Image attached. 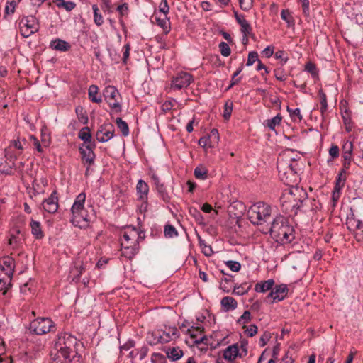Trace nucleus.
<instances>
[{
    "label": "nucleus",
    "instance_id": "obj_1",
    "mask_svg": "<svg viewBox=\"0 0 363 363\" xmlns=\"http://www.w3.org/2000/svg\"><path fill=\"white\" fill-rule=\"evenodd\" d=\"M281 211L290 217L297 215L299 210L308 211V207L315 205V201L310 199L302 188H294L289 193L283 194L280 197Z\"/></svg>",
    "mask_w": 363,
    "mask_h": 363
},
{
    "label": "nucleus",
    "instance_id": "obj_2",
    "mask_svg": "<svg viewBox=\"0 0 363 363\" xmlns=\"http://www.w3.org/2000/svg\"><path fill=\"white\" fill-rule=\"evenodd\" d=\"M266 230L263 229L264 233H269L271 237L278 243L281 245L291 242L294 238V230L289 225L287 219L278 216L273 219L269 226L266 227Z\"/></svg>",
    "mask_w": 363,
    "mask_h": 363
},
{
    "label": "nucleus",
    "instance_id": "obj_3",
    "mask_svg": "<svg viewBox=\"0 0 363 363\" xmlns=\"http://www.w3.org/2000/svg\"><path fill=\"white\" fill-rule=\"evenodd\" d=\"M272 207L270 205L262 202H257L252 204L247 211V217L253 225H263L271 218Z\"/></svg>",
    "mask_w": 363,
    "mask_h": 363
},
{
    "label": "nucleus",
    "instance_id": "obj_4",
    "mask_svg": "<svg viewBox=\"0 0 363 363\" xmlns=\"http://www.w3.org/2000/svg\"><path fill=\"white\" fill-rule=\"evenodd\" d=\"M82 347V343L76 337L68 333L58 335L55 340L54 350L57 351L69 352L71 354L80 355L79 347Z\"/></svg>",
    "mask_w": 363,
    "mask_h": 363
},
{
    "label": "nucleus",
    "instance_id": "obj_5",
    "mask_svg": "<svg viewBox=\"0 0 363 363\" xmlns=\"http://www.w3.org/2000/svg\"><path fill=\"white\" fill-rule=\"evenodd\" d=\"M284 157H279L277 159V167L281 180L289 186H292L297 180V172L296 170H291L290 164Z\"/></svg>",
    "mask_w": 363,
    "mask_h": 363
},
{
    "label": "nucleus",
    "instance_id": "obj_6",
    "mask_svg": "<svg viewBox=\"0 0 363 363\" xmlns=\"http://www.w3.org/2000/svg\"><path fill=\"white\" fill-rule=\"evenodd\" d=\"M19 30L23 38H28L39 30V22L35 16H23L18 22Z\"/></svg>",
    "mask_w": 363,
    "mask_h": 363
},
{
    "label": "nucleus",
    "instance_id": "obj_7",
    "mask_svg": "<svg viewBox=\"0 0 363 363\" xmlns=\"http://www.w3.org/2000/svg\"><path fill=\"white\" fill-rule=\"evenodd\" d=\"M82 355L71 354L69 352L53 350L50 352V363H82Z\"/></svg>",
    "mask_w": 363,
    "mask_h": 363
},
{
    "label": "nucleus",
    "instance_id": "obj_8",
    "mask_svg": "<svg viewBox=\"0 0 363 363\" xmlns=\"http://www.w3.org/2000/svg\"><path fill=\"white\" fill-rule=\"evenodd\" d=\"M55 327L53 321L48 318H38L30 324L29 329L36 335H44Z\"/></svg>",
    "mask_w": 363,
    "mask_h": 363
},
{
    "label": "nucleus",
    "instance_id": "obj_9",
    "mask_svg": "<svg viewBox=\"0 0 363 363\" xmlns=\"http://www.w3.org/2000/svg\"><path fill=\"white\" fill-rule=\"evenodd\" d=\"M103 96L110 108L116 113L121 111V105L118 101L120 94L118 89L113 86H107L103 91Z\"/></svg>",
    "mask_w": 363,
    "mask_h": 363
},
{
    "label": "nucleus",
    "instance_id": "obj_10",
    "mask_svg": "<svg viewBox=\"0 0 363 363\" xmlns=\"http://www.w3.org/2000/svg\"><path fill=\"white\" fill-rule=\"evenodd\" d=\"M91 211L89 213L87 210L82 208L78 213H72V218L71 222L75 226L79 228H85L89 225V223L96 216L92 206H89Z\"/></svg>",
    "mask_w": 363,
    "mask_h": 363
},
{
    "label": "nucleus",
    "instance_id": "obj_11",
    "mask_svg": "<svg viewBox=\"0 0 363 363\" xmlns=\"http://www.w3.org/2000/svg\"><path fill=\"white\" fill-rule=\"evenodd\" d=\"M193 81V77L188 72H179L172 79L171 88L180 90L186 88Z\"/></svg>",
    "mask_w": 363,
    "mask_h": 363
},
{
    "label": "nucleus",
    "instance_id": "obj_12",
    "mask_svg": "<svg viewBox=\"0 0 363 363\" xmlns=\"http://www.w3.org/2000/svg\"><path fill=\"white\" fill-rule=\"evenodd\" d=\"M114 136V126L112 123L101 125L96 132V139L99 142H107Z\"/></svg>",
    "mask_w": 363,
    "mask_h": 363
},
{
    "label": "nucleus",
    "instance_id": "obj_13",
    "mask_svg": "<svg viewBox=\"0 0 363 363\" xmlns=\"http://www.w3.org/2000/svg\"><path fill=\"white\" fill-rule=\"evenodd\" d=\"M57 194V191H53L50 196L43 202V209L49 213H55L58 209V197Z\"/></svg>",
    "mask_w": 363,
    "mask_h": 363
},
{
    "label": "nucleus",
    "instance_id": "obj_14",
    "mask_svg": "<svg viewBox=\"0 0 363 363\" xmlns=\"http://www.w3.org/2000/svg\"><path fill=\"white\" fill-rule=\"evenodd\" d=\"M79 151L82 156V162L84 164L92 166L95 163L96 155L94 151L88 150L84 146L79 145Z\"/></svg>",
    "mask_w": 363,
    "mask_h": 363
},
{
    "label": "nucleus",
    "instance_id": "obj_15",
    "mask_svg": "<svg viewBox=\"0 0 363 363\" xmlns=\"http://www.w3.org/2000/svg\"><path fill=\"white\" fill-rule=\"evenodd\" d=\"M140 234L135 227H128L123 233L124 241H130V244L139 243Z\"/></svg>",
    "mask_w": 363,
    "mask_h": 363
},
{
    "label": "nucleus",
    "instance_id": "obj_16",
    "mask_svg": "<svg viewBox=\"0 0 363 363\" xmlns=\"http://www.w3.org/2000/svg\"><path fill=\"white\" fill-rule=\"evenodd\" d=\"M13 274L4 272V268H0V291L5 294L8 289L11 286Z\"/></svg>",
    "mask_w": 363,
    "mask_h": 363
},
{
    "label": "nucleus",
    "instance_id": "obj_17",
    "mask_svg": "<svg viewBox=\"0 0 363 363\" xmlns=\"http://www.w3.org/2000/svg\"><path fill=\"white\" fill-rule=\"evenodd\" d=\"M139 243L123 245L121 249V255L132 259L139 251Z\"/></svg>",
    "mask_w": 363,
    "mask_h": 363
},
{
    "label": "nucleus",
    "instance_id": "obj_18",
    "mask_svg": "<svg viewBox=\"0 0 363 363\" xmlns=\"http://www.w3.org/2000/svg\"><path fill=\"white\" fill-rule=\"evenodd\" d=\"M137 191L140 194L139 199L143 202L147 203V194L149 191V187L147 183L143 180H139L137 184Z\"/></svg>",
    "mask_w": 363,
    "mask_h": 363
},
{
    "label": "nucleus",
    "instance_id": "obj_19",
    "mask_svg": "<svg viewBox=\"0 0 363 363\" xmlns=\"http://www.w3.org/2000/svg\"><path fill=\"white\" fill-rule=\"evenodd\" d=\"M272 289L274 292V301H281L285 298L287 295L289 289L286 284H279L275 286V287H272Z\"/></svg>",
    "mask_w": 363,
    "mask_h": 363
},
{
    "label": "nucleus",
    "instance_id": "obj_20",
    "mask_svg": "<svg viewBox=\"0 0 363 363\" xmlns=\"http://www.w3.org/2000/svg\"><path fill=\"white\" fill-rule=\"evenodd\" d=\"M86 200V194L84 192L80 193L76 198L72 208V213H78L80 210L84 208V202Z\"/></svg>",
    "mask_w": 363,
    "mask_h": 363
},
{
    "label": "nucleus",
    "instance_id": "obj_21",
    "mask_svg": "<svg viewBox=\"0 0 363 363\" xmlns=\"http://www.w3.org/2000/svg\"><path fill=\"white\" fill-rule=\"evenodd\" d=\"M239 354V349L236 345L228 346L223 351V358L229 362H233Z\"/></svg>",
    "mask_w": 363,
    "mask_h": 363
},
{
    "label": "nucleus",
    "instance_id": "obj_22",
    "mask_svg": "<svg viewBox=\"0 0 363 363\" xmlns=\"http://www.w3.org/2000/svg\"><path fill=\"white\" fill-rule=\"evenodd\" d=\"M21 233L22 231L18 227L13 228L11 230V237L9 240V245L13 246V248L17 247L21 242L19 235Z\"/></svg>",
    "mask_w": 363,
    "mask_h": 363
},
{
    "label": "nucleus",
    "instance_id": "obj_23",
    "mask_svg": "<svg viewBox=\"0 0 363 363\" xmlns=\"http://www.w3.org/2000/svg\"><path fill=\"white\" fill-rule=\"evenodd\" d=\"M221 306L224 308L225 311L234 310L238 306L236 300L230 296L223 297L220 301Z\"/></svg>",
    "mask_w": 363,
    "mask_h": 363
},
{
    "label": "nucleus",
    "instance_id": "obj_24",
    "mask_svg": "<svg viewBox=\"0 0 363 363\" xmlns=\"http://www.w3.org/2000/svg\"><path fill=\"white\" fill-rule=\"evenodd\" d=\"M179 333L176 327H169L166 330L161 332L162 339H168V342L173 339L179 337Z\"/></svg>",
    "mask_w": 363,
    "mask_h": 363
},
{
    "label": "nucleus",
    "instance_id": "obj_25",
    "mask_svg": "<svg viewBox=\"0 0 363 363\" xmlns=\"http://www.w3.org/2000/svg\"><path fill=\"white\" fill-rule=\"evenodd\" d=\"M5 157L9 160L11 164H9L6 168L4 167L1 172L9 175L13 174V168L15 167L14 161L16 160V156L10 155L9 150H6Z\"/></svg>",
    "mask_w": 363,
    "mask_h": 363
},
{
    "label": "nucleus",
    "instance_id": "obj_26",
    "mask_svg": "<svg viewBox=\"0 0 363 363\" xmlns=\"http://www.w3.org/2000/svg\"><path fill=\"white\" fill-rule=\"evenodd\" d=\"M274 285V281L273 279H268L264 281L257 283L255 287V290L257 292L264 293L268 290L272 289Z\"/></svg>",
    "mask_w": 363,
    "mask_h": 363
},
{
    "label": "nucleus",
    "instance_id": "obj_27",
    "mask_svg": "<svg viewBox=\"0 0 363 363\" xmlns=\"http://www.w3.org/2000/svg\"><path fill=\"white\" fill-rule=\"evenodd\" d=\"M50 47L56 50L59 51H67L70 48V45L61 39H56L50 43Z\"/></svg>",
    "mask_w": 363,
    "mask_h": 363
},
{
    "label": "nucleus",
    "instance_id": "obj_28",
    "mask_svg": "<svg viewBox=\"0 0 363 363\" xmlns=\"http://www.w3.org/2000/svg\"><path fill=\"white\" fill-rule=\"evenodd\" d=\"M14 260L9 257H4L0 268H4V272L13 274L14 272Z\"/></svg>",
    "mask_w": 363,
    "mask_h": 363
},
{
    "label": "nucleus",
    "instance_id": "obj_29",
    "mask_svg": "<svg viewBox=\"0 0 363 363\" xmlns=\"http://www.w3.org/2000/svg\"><path fill=\"white\" fill-rule=\"evenodd\" d=\"M30 225L31 228V233L36 239H41L44 237L40 222L32 219Z\"/></svg>",
    "mask_w": 363,
    "mask_h": 363
},
{
    "label": "nucleus",
    "instance_id": "obj_30",
    "mask_svg": "<svg viewBox=\"0 0 363 363\" xmlns=\"http://www.w3.org/2000/svg\"><path fill=\"white\" fill-rule=\"evenodd\" d=\"M147 342L150 345H156L158 343H167L168 339H162L161 337V332H154L151 334V336H148L147 338Z\"/></svg>",
    "mask_w": 363,
    "mask_h": 363
},
{
    "label": "nucleus",
    "instance_id": "obj_31",
    "mask_svg": "<svg viewBox=\"0 0 363 363\" xmlns=\"http://www.w3.org/2000/svg\"><path fill=\"white\" fill-rule=\"evenodd\" d=\"M347 228L350 230H362L363 223L354 218V215L347 219Z\"/></svg>",
    "mask_w": 363,
    "mask_h": 363
},
{
    "label": "nucleus",
    "instance_id": "obj_32",
    "mask_svg": "<svg viewBox=\"0 0 363 363\" xmlns=\"http://www.w3.org/2000/svg\"><path fill=\"white\" fill-rule=\"evenodd\" d=\"M98 91H99V88L96 85L92 84L89 87L88 95H89V99H90L91 101L97 103V104L101 103L102 101L101 97V96L98 97L96 96L98 94Z\"/></svg>",
    "mask_w": 363,
    "mask_h": 363
},
{
    "label": "nucleus",
    "instance_id": "obj_33",
    "mask_svg": "<svg viewBox=\"0 0 363 363\" xmlns=\"http://www.w3.org/2000/svg\"><path fill=\"white\" fill-rule=\"evenodd\" d=\"M251 287L252 285L250 284L244 282L238 286H233V293L238 296H242L247 293L250 290Z\"/></svg>",
    "mask_w": 363,
    "mask_h": 363
},
{
    "label": "nucleus",
    "instance_id": "obj_34",
    "mask_svg": "<svg viewBox=\"0 0 363 363\" xmlns=\"http://www.w3.org/2000/svg\"><path fill=\"white\" fill-rule=\"evenodd\" d=\"M233 282V277L228 275V277H224L221 279L220 283V289L225 293L230 291L231 289H233L232 283Z\"/></svg>",
    "mask_w": 363,
    "mask_h": 363
},
{
    "label": "nucleus",
    "instance_id": "obj_35",
    "mask_svg": "<svg viewBox=\"0 0 363 363\" xmlns=\"http://www.w3.org/2000/svg\"><path fill=\"white\" fill-rule=\"evenodd\" d=\"M238 23L240 26V31L245 37L252 35V27L250 24L246 21L245 17L240 20Z\"/></svg>",
    "mask_w": 363,
    "mask_h": 363
},
{
    "label": "nucleus",
    "instance_id": "obj_36",
    "mask_svg": "<svg viewBox=\"0 0 363 363\" xmlns=\"http://www.w3.org/2000/svg\"><path fill=\"white\" fill-rule=\"evenodd\" d=\"M155 21L157 22V24L164 30V32L166 34L169 33V32L171 30V27L169 19L167 18V16H165L164 18L155 17Z\"/></svg>",
    "mask_w": 363,
    "mask_h": 363
},
{
    "label": "nucleus",
    "instance_id": "obj_37",
    "mask_svg": "<svg viewBox=\"0 0 363 363\" xmlns=\"http://www.w3.org/2000/svg\"><path fill=\"white\" fill-rule=\"evenodd\" d=\"M347 171L345 169H342L336 178L335 186L342 189L345 186L347 179Z\"/></svg>",
    "mask_w": 363,
    "mask_h": 363
},
{
    "label": "nucleus",
    "instance_id": "obj_38",
    "mask_svg": "<svg viewBox=\"0 0 363 363\" xmlns=\"http://www.w3.org/2000/svg\"><path fill=\"white\" fill-rule=\"evenodd\" d=\"M75 112L77 116L78 120L83 124H87L89 118L86 111L81 106H78L75 108Z\"/></svg>",
    "mask_w": 363,
    "mask_h": 363
},
{
    "label": "nucleus",
    "instance_id": "obj_39",
    "mask_svg": "<svg viewBox=\"0 0 363 363\" xmlns=\"http://www.w3.org/2000/svg\"><path fill=\"white\" fill-rule=\"evenodd\" d=\"M282 117L280 113H278L276 116L272 119L265 121L264 125L268 127L270 130H274L277 125L281 123Z\"/></svg>",
    "mask_w": 363,
    "mask_h": 363
},
{
    "label": "nucleus",
    "instance_id": "obj_40",
    "mask_svg": "<svg viewBox=\"0 0 363 363\" xmlns=\"http://www.w3.org/2000/svg\"><path fill=\"white\" fill-rule=\"evenodd\" d=\"M167 355L172 361H177L183 356V352L179 348L172 347L167 352Z\"/></svg>",
    "mask_w": 363,
    "mask_h": 363
},
{
    "label": "nucleus",
    "instance_id": "obj_41",
    "mask_svg": "<svg viewBox=\"0 0 363 363\" xmlns=\"http://www.w3.org/2000/svg\"><path fill=\"white\" fill-rule=\"evenodd\" d=\"M281 18L287 23L288 27H291L295 24L294 19L289 9H283L281 11Z\"/></svg>",
    "mask_w": 363,
    "mask_h": 363
},
{
    "label": "nucleus",
    "instance_id": "obj_42",
    "mask_svg": "<svg viewBox=\"0 0 363 363\" xmlns=\"http://www.w3.org/2000/svg\"><path fill=\"white\" fill-rule=\"evenodd\" d=\"M208 172L203 166L196 167L194 169V177L197 179L205 180L208 178Z\"/></svg>",
    "mask_w": 363,
    "mask_h": 363
},
{
    "label": "nucleus",
    "instance_id": "obj_43",
    "mask_svg": "<svg viewBox=\"0 0 363 363\" xmlns=\"http://www.w3.org/2000/svg\"><path fill=\"white\" fill-rule=\"evenodd\" d=\"M78 137L84 143L90 142L92 138L90 128L87 126L82 128L78 133Z\"/></svg>",
    "mask_w": 363,
    "mask_h": 363
},
{
    "label": "nucleus",
    "instance_id": "obj_44",
    "mask_svg": "<svg viewBox=\"0 0 363 363\" xmlns=\"http://www.w3.org/2000/svg\"><path fill=\"white\" fill-rule=\"evenodd\" d=\"M116 123L118 128L121 130L123 136H128L129 135V127L128 123L123 121L121 118H117Z\"/></svg>",
    "mask_w": 363,
    "mask_h": 363
},
{
    "label": "nucleus",
    "instance_id": "obj_45",
    "mask_svg": "<svg viewBox=\"0 0 363 363\" xmlns=\"http://www.w3.org/2000/svg\"><path fill=\"white\" fill-rule=\"evenodd\" d=\"M51 138L48 129L47 127L43 126L41 129V143L45 147H48L50 144Z\"/></svg>",
    "mask_w": 363,
    "mask_h": 363
},
{
    "label": "nucleus",
    "instance_id": "obj_46",
    "mask_svg": "<svg viewBox=\"0 0 363 363\" xmlns=\"http://www.w3.org/2000/svg\"><path fill=\"white\" fill-rule=\"evenodd\" d=\"M318 96L320 97V112L323 116L328 109V102L326 94L324 93L323 89H320L318 91Z\"/></svg>",
    "mask_w": 363,
    "mask_h": 363
},
{
    "label": "nucleus",
    "instance_id": "obj_47",
    "mask_svg": "<svg viewBox=\"0 0 363 363\" xmlns=\"http://www.w3.org/2000/svg\"><path fill=\"white\" fill-rule=\"evenodd\" d=\"M92 9L94 12V21L98 26H101L104 23V18L101 14L99 13V9L96 4L92 5Z\"/></svg>",
    "mask_w": 363,
    "mask_h": 363
},
{
    "label": "nucleus",
    "instance_id": "obj_48",
    "mask_svg": "<svg viewBox=\"0 0 363 363\" xmlns=\"http://www.w3.org/2000/svg\"><path fill=\"white\" fill-rule=\"evenodd\" d=\"M164 237L167 238H172L178 236V232L176 228L170 224H167L164 230Z\"/></svg>",
    "mask_w": 363,
    "mask_h": 363
},
{
    "label": "nucleus",
    "instance_id": "obj_49",
    "mask_svg": "<svg viewBox=\"0 0 363 363\" xmlns=\"http://www.w3.org/2000/svg\"><path fill=\"white\" fill-rule=\"evenodd\" d=\"M160 198L166 203H169L171 201V196L167 192L164 185L160 186V189H157Z\"/></svg>",
    "mask_w": 363,
    "mask_h": 363
},
{
    "label": "nucleus",
    "instance_id": "obj_50",
    "mask_svg": "<svg viewBox=\"0 0 363 363\" xmlns=\"http://www.w3.org/2000/svg\"><path fill=\"white\" fill-rule=\"evenodd\" d=\"M203 327L201 325L194 327L189 328L186 330V333L189 334L190 337L193 340L197 339V336L199 333H201L203 331Z\"/></svg>",
    "mask_w": 363,
    "mask_h": 363
},
{
    "label": "nucleus",
    "instance_id": "obj_51",
    "mask_svg": "<svg viewBox=\"0 0 363 363\" xmlns=\"http://www.w3.org/2000/svg\"><path fill=\"white\" fill-rule=\"evenodd\" d=\"M189 212L190 215H191L195 218V220L198 223L201 224L203 223V217L201 212L197 208L190 207L189 209Z\"/></svg>",
    "mask_w": 363,
    "mask_h": 363
},
{
    "label": "nucleus",
    "instance_id": "obj_52",
    "mask_svg": "<svg viewBox=\"0 0 363 363\" xmlns=\"http://www.w3.org/2000/svg\"><path fill=\"white\" fill-rule=\"evenodd\" d=\"M305 70L309 72L313 78L318 76V71L315 65L311 62H308L305 66Z\"/></svg>",
    "mask_w": 363,
    "mask_h": 363
},
{
    "label": "nucleus",
    "instance_id": "obj_53",
    "mask_svg": "<svg viewBox=\"0 0 363 363\" xmlns=\"http://www.w3.org/2000/svg\"><path fill=\"white\" fill-rule=\"evenodd\" d=\"M26 144V140L25 138L21 139L19 137H18L16 139L13 140L11 142V145L9 146V148L11 147H14L15 148L23 150L24 145Z\"/></svg>",
    "mask_w": 363,
    "mask_h": 363
},
{
    "label": "nucleus",
    "instance_id": "obj_54",
    "mask_svg": "<svg viewBox=\"0 0 363 363\" xmlns=\"http://www.w3.org/2000/svg\"><path fill=\"white\" fill-rule=\"evenodd\" d=\"M233 111V102L228 101L225 102L224 106V111L223 116L225 120H228L232 114Z\"/></svg>",
    "mask_w": 363,
    "mask_h": 363
},
{
    "label": "nucleus",
    "instance_id": "obj_55",
    "mask_svg": "<svg viewBox=\"0 0 363 363\" xmlns=\"http://www.w3.org/2000/svg\"><path fill=\"white\" fill-rule=\"evenodd\" d=\"M198 239L199 245L203 249V253L207 256H210L213 252L211 247L210 245H207L206 242L201 239L200 235H198Z\"/></svg>",
    "mask_w": 363,
    "mask_h": 363
},
{
    "label": "nucleus",
    "instance_id": "obj_56",
    "mask_svg": "<svg viewBox=\"0 0 363 363\" xmlns=\"http://www.w3.org/2000/svg\"><path fill=\"white\" fill-rule=\"evenodd\" d=\"M287 111L289 113V115L291 116V118L295 121L296 120V117L298 119V121H301L302 118H303V116L301 113V111L298 108H296L295 109H291L289 108V106H287Z\"/></svg>",
    "mask_w": 363,
    "mask_h": 363
},
{
    "label": "nucleus",
    "instance_id": "obj_57",
    "mask_svg": "<svg viewBox=\"0 0 363 363\" xmlns=\"http://www.w3.org/2000/svg\"><path fill=\"white\" fill-rule=\"evenodd\" d=\"M218 47L223 56L228 57L230 55V48L227 43L221 42L219 43Z\"/></svg>",
    "mask_w": 363,
    "mask_h": 363
},
{
    "label": "nucleus",
    "instance_id": "obj_58",
    "mask_svg": "<svg viewBox=\"0 0 363 363\" xmlns=\"http://www.w3.org/2000/svg\"><path fill=\"white\" fill-rule=\"evenodd\" d=\"M226 266L233 272H238L241 269V264L237 261L229 260L225 262Z\"/></svg>",
    "mask_w": 363,
    "mask_h": 363
},
{
    "label": "nucleus",
    "instance_id": "obj_59",
    "mask_svg": "<svg viewBox=\"0 0 363 363\" xmlns=\"http://www.w3.org/2000/svg\"><path fill=\"white\" fill-rule=\"evenodd\" d=\"M342 155H352L353 151V144L350 141H345L342 147Z\"/></svg>",
    "mask_w": 363,
    "mask_h": 363
},
{
    "label": "nucleus",
    "instance_id": "obj_60",
    "mask_svg": "<svg viewBox=\"0 0 363 363\" xmlns=\"http://www.w3.org/2000/svg\"><path fill=\"white\" fill-rule=\"evenodd\" d=\"M259 60L258 53L255 51L250 52L247 57L246 65L251 66Z\"/></svg>",
    "mask_w": 363,
    "mask_h": 363
},
{
    "label": "nucleus",
    "instance_id": "obj_61",
    "mask_svg": "<svg viewBox=\"0 0 363 363\" xmlns=\"http://www.w3.org/2000/svg\"><path fill=\"white\" fill-rule=\"evenodd\" d=\"M151 361L152 363H167L165 357L160 353H153Z\"/></svg>",
    "mask_w": 363,
    "mask_h": 363
},
{
    "label": "nucleus",
    "instance_id": "obj_62",
    "mask_svg": "<svg viewBox=\"0 0 363 363\" xmlns=\"http://www.w3.org/2000/svg\"><path fill=\"white\" fill-rule=\"evenodd\" d=\"M123 58H122V62L123 64H127V62H128V60L129 58V56H130V43H126L123 48Z\"/></svg>",
    "mask_w": 363,
    "mask_h": 363
},
{
    "label": "nucleus",
    "instance_id": "obj_63",
    "mask_svg": "<svg viewBox=\"0 0 363 363\" xmlns=\"http://www.w3.org/2000/svg\"><path fill=\"white\" fill-rule=\"evenodd\" d=\"M252 319V316L250 312L248 311H245L243 314L237 320L238 324L246 323L250 321Z\"/></svg>",
    "mask_w": 363,
    "mask_h": 363
},
{
    "label": "nucleus",
    "instance_id": "obj_64",
    "mask_svg": "<svg viewBox=\"0 0 363 363\" xmlns=\"http://www.w3.org/2000/svg\"><path fill=\"white\" fill-rule=\"evenodd\" d=\"M271 333L268 331H265L260 337L259 345L260 347H264L267 345L268 341L271 338Z\"/></svg>",
    "mask_w": 363,
    "mask_h": 363
}]
</instances>
